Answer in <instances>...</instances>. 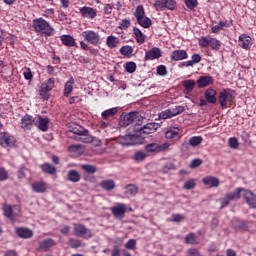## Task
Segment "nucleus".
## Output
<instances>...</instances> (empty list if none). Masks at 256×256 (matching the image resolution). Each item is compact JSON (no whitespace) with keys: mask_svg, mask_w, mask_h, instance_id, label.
I'll return each mask as SVG.
<instances>
[{"mask_svg":"<svg viewBox=\"0 0 256 256\" xmlns=\"http://www.w3.org/2000/svg\"><path fill=\"white\" fill-rule=\"evenodd\" d=\"M41 169L43 173H47L48 175H56L57 173V168L47 162L41 165Z\"/></svg>","mask_w":256,"mask_h":256,"instance_id":"36","label":"nucleus"},{"mask_svg":"<svg viewBox=\"0 0 256 256\" xmlns=\"http://www.w3.org/2000/svg\"><path fill=\"white\" fill-rule=\"evenodd\" d=\"M15 233L20 239H31L33 237V230L25 227L16 228Z\"/></svg>","mask_w":256,"mask_h":256,"instance_id":"20","label":"nucleus"},{"mask_svg":"<svg viewBox=\"0 0 256 256\" xmlns=\"http://www.w3.org/2000/svg\"><path fill=\"white\" fill-rule=\"evenodd\" d=\"M191 60L194 65L197 63H201V54H197V53L193 54L191 56Z\"/></svg>","mask_w":256,"mask_h":256,"instance_id":"64","label":"nucleus"},{"mask_svg":"<svg viewBox=\"0 0 256 256\" xmlns=\"http://www.w3.org/2000/svg\"><path fill=\"white\" fill-rule=\"evenodd\" d=\"M79 13L83 19H88L89 21L97 19V8L91 6H83L79 9Z\"/></svg>","mask_w":256,"mask_h":256,"instance_id":"12","label":"nucleus"},{"mask_svg":"<svg viewBox=\"0 0 256 256\" xmlns=\"http://www.w3.org/2000/svg\"><path fill=\"white\" fill-rule=\"evenodd\" d=\"M100 187H102L105 191H113V189H115V181L103 180L100 182Z\"/></svg>","mask_w":256,"mask_h":256,"instance_id":"39","label":"nucleus"},{"mask_svg":"<svg viewBox=\"0 0 256 256\" xmlns=\"http://www.w3.org/2000/svg\"><path fill=\"white\" fill-rule=\"evenodd\" d=\"M23 75L26 81H33V72L31 71V68H24Z\"/></svg>","mask_w":256,"mask_h":256,"instance_id":"52","label":"nucleus"},{"mask_svg":"<svg viewBox=\"0 0 256 256\" xmlns=\"http://www.w3.org/2000/svg\"><path fill=\"white\" fill-rule=\"evenodd\" d=\"M197 180L195 179H190L186 181L183 185V189H186V191H191V189H195L197 187Z\"/></svg>","mask_w":256,"mask_h":256,"instance_id":"47","label":"nucleus"},{"mask_svg":"<svg viewBox=\"0 0 256 256\" xmlns=\"http://www.w3.org/2000/svg\"><path fill=\"white\" fill-rule=\"evenodd\" d=\"M238 45L241 49L249 51L251 49V37L247 34H241L238 38Z\"/></svg>","mask_w":256,"mask_h":256,"instance_id":"18","label":"nucleus"},{"mask_svg":"<svg viewBox=\"0 0 256 256\" xmlns=\"http://www.w3.org/2000/svg\"><path fill=\"white\" fill-rule=\"evenodd\" d=\"M188 57L189 55L185 50H174L170 55L172 61H183L184 59H188Z\"/></svg>","mask_w":256,"mask_h":256,"instance_id":"23","label":"nucleus"},{"mask_svg":"<svg viewBox=\"0 0 256 256\" xmlns=\"http://www.w3.org/2000/svg\"><path fill=\"white\" fill-rule=\"evenodd\" d=\"M9 179V172L3 168L0 167V181H7Z\"/></svg>","mask_w":256,"mask_h":256,"instance_id":"59","label":"nucleus"},{"mask_svg":"<svg viewBox=\"0 0 256 256\" xmlns=\"http://www.w3.org/2000/svg\"><path fill=\"white\" fill-rule=\"evenodd\" d=\"M69 153H77L78 155H81L84 151L83 146L80 144H73L68 147Z\"/></svg>","mask_w":256,"mask_h":256,"instance_id":"44","label":"nucleus"},{"mask_svg":"<svg viewBox=\"0 0 256 256\" xmlns=\"http://www.w3.org/2000/svg\"><path fill=\"white\" fill-rule=\"evenodd\" d=\"M159 129V124L157 123H148L144 125L141 129L142 135H151V133H155Z\"/></svg>","mask_w":256,"mask_h":256,"instance_id":"26","label":"nucleus"},{"mask_svg":"<svg viewBox=\"0 0 256 256\" xmlns=\"http://www.w3.org/2000/svg\"><path fill=\"white\" fill-rule=\"evenodd\" d=\"M202 183L206 187H217L219 185V180L215 176H206L202 179Z\"/></svg>","mask_w":256,"mask_h":256,"instance_id":"28","label":"nucleus"},{"mask_svg":"<svg viewBox=\"0 0 256 256\" xmlns=\"http://www.w3.org/2000/svg\"><path fill=\"white\" fill-rule=\"evenodd\" d=\"M188 143L191 147H198V145H201V143H203V137L201 136L190 137L188 140Z\"/></svg>","mask_w":256,"mask_h":256,"instance_id":"43","label":"nucleus"},{"mask_svg":"<svg viewBox=\"0 0 256 256\" xmlns=\"http://www.w3.org/2000/svg\"><path fill=\"white\" fill-rule=\"evenodd\" d=\"M27 173V168L25 166L20 167L17 172L18 179H25Z\"/></svg>","mask_w":256,"mask_h":256,"instance_id":"61","label":"nucleus"},{"mask_svg":"<svg viewBox=\"0 0 256 256\" xmlns=\"http://www.w3.org/2000/svg\"><path fill=\"white\" fill-rule=\"evenodd\" d=\"M127 195L135 196L139 193V187L135 184H128L124 187Z\"/></svg>","mask_w":256,"mask_h":256,"instance_id":"40","label":"nucleus"},{"mask_svg":"<svg viewBox=\"0 0 256 256\" xmlns=\"http://www.w3.org/2000/svg\"><path fill=\"white\" fill-rule=\"evenodd\" d=\"M55 88V78H48L44 83L41 84L39 88V95L43 101H49L50 91H53Z\"/></svg>","mask_w":256,"mask_h":256,"instance_id":"5","label":"nucleus"},{"mask_svg":"<svg viewBox=\"0 0 256 256\" xmlns=\"http://www.w3.org/2000/svg\"><path fill=\"white\" fill-rule=\"evenodd\" d=\"M69 246L71 249H79V247H85V243L79 239L70 238L69 239Z\"/></svg>","mask_w":256,"mask_h":256,"instance_id":"42","label":"nucleus"},{"mask_svg":"<svg viewBox=\"0 0 256 256\" xmlns=\"http://www.w3.org/2000/svg\"><path fill=\"white\" fill-rule=\"evenodd\" d=\"M35 125L40 131H47L49 129V118H43L40 116Z\"/></svg>","mask_w":256,"mask_h":256,"instance_id":"29","label":"nucleus"},{"mask_svg":"<svg viewBox=\"0 0 256 256\" xmlns=\"http://www.w3.org/2000/svg\"><path fill=\"white\" fill-rule=\"evenodd\" d=\"M198 45L202 49L210 47L213 51H219V49H221V42L217 40V38H212L211 36L200 37L198 39Z\"/></svg>","mask_w":256,"mask_h":256,"instance_id":"4","label":"nucleus"},{"mask_svg":"<svg viewBox=\"0 0 256 256\" xmlns=\"http://www.w3.org/2000/svg\"><path fill=\"white\" fill-rule=\"evenodd\" d=\"M214 80L211 76H200L197 80V85L199 89H203V87H209V85H213Z\"/></svg>","mask_w":256,"mask_h":256,"instance_id":"25","label":"nucleus"},{"mask_svg":"<svg viewBox=\"0 0 256 256\" xmlns=\"http://www.w3.org/2000/svg\"><path fill=\"white\" fill-rule=\"evenodd\" d=\"M134 17L140 27L144 29H149L153 25L151 18L145 16V7L143 5H138L134 11Z\"/></svg>","mask_w":256,"mask_h":256,"instance_id":"3","label":"nucleus"},{"mask_svg":"<svg viewBox=\"0 0 256 256\" xmlns=\"http://www.w3.org/2000/svg\"><path fill=\"white\" fill-rule=\"evenodd\" d=\"M124 69L127 73H135L137 71V64L135 62H127L124 65Z\"/></svg>","mask_w":256,"mask_h":256,"instance_id":"48","label":"nucleus"},{"mask_svg":"<svg viewBox=\"0 0 256 256\" xmlns=\"http://www.w3.org/2000/svg\"><path fill=\"white\" fill-rule=\"evenodd\" d=\"M135 247H137V240L135 239H130L125 244V249H129L130 251H133Z\"/></svg>","mask_w":256,"mask_h":256,"instance_id":"56","label":"nucleus"},{"mask_svg":"<svg viewBox=\"0 0 256 256\" xmlns=\"http://www.w3.org/2000/svg\"><path fill=\"white\" fill-rule=\"evenodd\" d=\"M236 229H239L240 231H247L249 226H247V222L239 220L236 224Z\"/></svg>","mask_w":256,"mask_h":256,"instance_id":"57","label":"nucleus"},{"mask_svg":"<svg viewBox=\"0 0 256 256\" xmlns=\"http://www.w3.org/2000/svg\"><path fill=\"white\" fill-rule=\"evenodd\" d=\"M113 4H105L103 8V13L107 19L111 17V13H113Z\"/></svg>","mask_w":256,"mask_h":256,"instance_id":"51","label":"nucleus"},{"mask_svg":"<svg viewBox=\"0 0 256 256\" xmlns=\"http://www.w3.org/2000/svg\"><path fill=\"white\" fill-rule=\"evenodd\" d=\"M165 139H168L169 141H179V139H181V135H179V128H169L165 132Z\"/></svg>","mask_w":256,"mask_h":256,"instance_id":"21","label":"nucleus"},{"mask_svg":"<svg viewBox=\"0 0 256 256\" xmlns=\"http://www.w3.org/2000/svg\"><path fill=\"white\" fill-rule=\"evenodd\" d=\"M32 27L35 33H39L44 37H51L55 33V29L49 22L43 18H36L32 21Z\"/></svg>","mask_w":256,"mask_h":256,"instance_id":"1","label":"nucleus"},{"mask_svg":"<svg viewBox=\"0 0 256 256\" xmlns=\"http://www.w3.org/2000/svg\"><path fill=\"white\" fill-rule=\"evenodd\" d=\"M175 7H177L175 0H156L154 3V9L156 11H163V9L175 11Z\"/></svg>","mask_w":256,"mask_h":256,"instance_id":"11","label":"nucleus"},{"mask_svg":"<svg viewBox=\"0 0 256 256\" xmlns=\"http://www.w3.org/2000/svg\"><path fill=\"white\" fill-rule=\"evenodd\" d=\"M196 82L195 80H184L182 82V87H184L186 93H192L193 89H195Z\"/></svg>","mask_w":256,"mask_h":256,"instance_id":"38","label":"nucleus"},{"mask_svg":"<svg viewBox=\"0 0 256 256\" xmlns=\"http://www.w3.org/2000/svg\"><path fill=\"white\" fill-rule=\"evenodd\" d=\"M169 147L171 144L169 142H165L163 144L158 143H150L145 146L146 153H163L165 151H169Z\"/></svg>","mask_w":256,"mask_h":256,"instance_id":"8","label":"nucleus"},{"mask_svg":"<svg viewBox=\"0 0 256 256\" xmlns=\"http://www.w3.org/2000/svg\"><path fill=\"white\" fill-rule=\"evenodd\" d=\"M106 45L109 49H115L119 45V38L110 35L106 38Z\"/></svg>","mask_w":256,"mask_h":256,"instance_id":"35","label":"nucleus"},{"mask_svg":"<svg viewBox=\"0 0 256 256\" xmlns=\"http://www.w3.org/2000/svg\"><path fill=\"white\" fill-rule=\"evenodd\" d=\"M32 191L34 193H45L47 191V183L43 181H36L32 184Z\"/></svg>","mask_w":256,"mask_h":256,"instance_id":"27","label":"nucleus"},{"mask_svg":"<svg viewBox=\"0 0 256 256\" xmlns=\"http://www.w3.org/2000/svg\"><path fill=\"white\" fill-rule=\"evenodd\" d=\"M82 169H83V171H85V173H96L97 172V167L94 165L84 164V165H82Z\"/></svg>","mask_w":256,"mask_h":256,"instance_id":"53","label":"nucleus"},{"mask_svg":"<svg viewBox=\"0 0 256 256\" xmlns=\"http://www.w3.org/2000/svg\"><path fill=\"white\" fill-rule=\"evenodd\" d=\"M241 191H243V188H236L233 192L227 193L221 199L220 209H225V207H229L231 201H239V199H241Z\"/></svg>","mask_w":256,"mask_h":256,"instance_id":"6","label":"nucleus"},{"mask_svg":"<svg viewBox=\"0 0 256 256\" xmlns=\"http://www.w3.org/2000/svg\"><path fill=\"white\" fill-rule=\"evenodd\" d=\"M168 110L170 111V114L172 115V117H177V115H181V113L185 111V107L176 106L175 108H168Z\"/></svg>","mask_w":256,"mask_h":256,"instance_id":"46","label":"nucleus"},{"mask_svg":"<svg viewBox=\"0 0 256 256\" xmlns=\"http://www.w3.org/2000/svg\"><path fill=\"white\" fill-rule=\"evenodd\" d=\"M137 121H139V112H130L120 116L119 125L121 127H128V125L137 123Z\"/></svg>","mask_w":256,"mask_h":256,"instance_id":"9","label":"nucleus"},{"mask_svg":"<svg viewBox=\"0 0 256 256\" xmlns=\"http://www.w3.org/2000/svg\"><path fill=\"white\" fill-rule=\"evenodd\" d=\"M82 37L87 41V43H90V45H94V47H97V45H101V36L99 33L93 31V30H87L82 32Z\"/></svg>","mask_w":256,"mask_h":256,"instance_id":"10","label":"nucleus"},{"mask_svg":"<svg viewBox=\"0 0 256 256\" xmlns=\"http://www.w3.org/2000/svg\"><path fill=\"white\" fill-rule=\"evenodd\" d=\"M73 235L75 237H82V239H91V237H93V232L81 223H74Z\"/></svg>","mask_w":256,"mask_h":256,"instance_id":"7","label":"nucleus"},{"mask_svg":"<svg viewBox=\"0 0 256 256\" xmlns=\"http://www.w3.org/2000/svg\"><path fill=\"white\" fill-rule=\"evenodd\" d=\"M147 157V154H145L144 152H136L134 154V159L135 161H143L145 158Z\"/></svg>","mask_w":256,"mask_h":256,"instance_id":"63","label":"nucleus"},{"mask_svg":"<svg viewBox=\"0 0 256 256\" xmlns=\"http://www.w3.org/2000/svg\"><path fill=\"white\" fill-rule=\"evenodd\" d=\"M129 27H131V20L125 18L120 21L118 29H121L122 31H127Z\"/></svg>","mask_w":256,"mask_h":256,"instance_id":"49","label":"nucleus"},{"mask_svg":"<svg viewBox=\"0 0 256 256\" xmlns=\"http://www.w3.org/2000/svg\"><path fill=\"white\" fill-rule=\"evenodd\" d=\"M120 53L124 57H131V55H133V47H131V46H122L120 48Z\"/></svg>","mask_w":256,"mask_h":256,"instance_id":"45","label":"nucleus"},{"mask_svg":"<svg viewBox=\"0 0 256 256\" xmlns=\"http://www.w3.org/2000/svg\"><path fill=\"white\" fill-rule=\"evenodd\" d=\"M118 112H119V108H117V107L110 108V109L104 110L101 113V117H102V119L107 120L111 117H115V115H117Z\"/></svg>","mask_w":256,"mask_h":256,"instance_id":"34","label":"nucleus"},{"mask_svg":"<svg viewBox=\"0 0 256 256\" xmlns=\"http://www.w3.org/2000/svg\"><path fill=\"white\" fill-rule=\"evenodd\" d=\"M218 101L220 103V107L225 108L233 107L235 105V90L231 88H226L220 91Z\"/></svg>","mask_w":256,"mask_h":256,"instance_id":"2","label":"nucleus"},{"mask_svg":"<svg viewBox=\"0 0 256 256\" xmlns=\"http://www.w3.org/2000/svg\"><path fill=\"white\" fill-rule=\"evenodd\" d=\"M67 179L72 183H79L81 181V174L77 170H70L68 171Z\"/></svg>","mask_w":256,"mask_h":256,"instance_id":"33","label":"nucleus"},{"mask_svg":"<svg viewBox=\"0 0 256 256\" xmlns=\"http://www.w3.org/2000/svg\"><path fill=\"white\" fill-rule=\"evenodd\" d=\"M185 243L187 245H199V237L195 233L191 232L185 236Z\"/></svg>","mask_w":256,"mask_h":256,"instance_id":"37","label":"nucleus"},{"mask_svg":"<svg viewBox=\"0 0 256 256\" xmlns=\"http://www.w3.org/2000/svg\"><path fill=\"white\" fill-rule=\"evenodd\" d=\"M156 71L157 75H160V77H165V75H167V67H165V65H159Z\"/></svg>","mask_w":256,"mask_h":256,"instance_id":"60","label":"nucleus"},{"mask_svg":"<svg viewBox=\"0 0 256 256\" xmlns=\"http://www.w3.org/2000/svg\"><path fill=\"white\" fill-rule=\"evenodd\" d=\"M60 41H61L62 45H65V47H78L77 41L71 35L60 36Z\"/></svg>","mask_w":256,"mask_h":256,"instance_id":"24","label":"nucleus"},{"mask_svg":"<svg viewBox=\"0 0 256 256\" xmlns=\"http://www.w3.org/2000/svg\"><path fill=\"white\" fill-rule=\"evenodd\" d=\"M57 245V242L53 240V238H46L38 243V251H44V253H47L52 247H55Z\"/></svg>","mask_w":256,"mask_h":256,"instance_id":"16","label":"nucleus"},{"mask_svg":"<svg viewBox=\"0 0 256 256\" xmlns=\"http://www.w3.org/2000/svg\"><path fill=\"white\" fill-rule=\"evenodd\" d=\"M110 211L115 219H123L127 213V205L123 203H117L115 206L110 208Z\"/></svg>","mask_w":256,"mask_h":256,"instance_id":"15","label":"nucleus"},{"mask_svg":"<svg viewBox=\"0 0 256 256\" xmlns=\"http://www.w3.org/2000/svg\"><path fill=\"white\" fill-rule=\"evenodd\" d=\"M33 125H35V118H33V116L26 114L21 118V129L29 130Z\"/></svg>","mask_w":256,"mask_h":256,"instance_id":"17","label":"nucleus"},{"mask_svg":"<svg viewBox=\"0 0 256 256\" xmlns=\"http://www.w3.org/2000/svg\"><path fill=\"white\" fill-rule=\"evenodd\" d=\"M173 169H175V164H173V162H168L163 166L162 171L163 173H169V171Z\"/></svg>","mask_w":256,"mask_h":256,"instance_id":"62","label":"nucleus"},{"mask_svg":"<svg viewBox=\"0 0 256 256\" xmlns=\"http://www.w3.org/2000/svg\"><path fill=\"white\" fill-rule=\"evenodd\" d=\"M171 118H173V115L171 114V111L169 109H166L159 113V119H171Z\"/></svg>","mask_w":256,"mask_h":256,"instance_id":"55","label":"nucleus"},{"mask_svg":"<svg viewBox=\"0 0 256 256\" xmlns=\"http://www.w3.org/2000/svg\"><path fill=\"white\" fill-rule=\"evenodd\" d=\"M203 164V160L196 158L194 160L191 161L189 168L190 169H197V167H200V165Z\"/></svg>","mask_w":256,"mask_h":256,"instance_id":"58","label":"nucleus"},{"mask_svg":"<svg viewBox=\"0 0 256 256\" xmlns=\"http://www.w3.org/2000/svg\"><path fill=\"white\" fill-rule=\"evenodd\" d=\"M228 146L230 149H239V140L237 137H231L228 139Z\"/></svg>","mask_w":256,"mask_h":256,"instance_id":"50","label":"nucleus"},{"mask_svg":"<svg viewBox=\"0 0 256 256\" xmlns=\"http://www.w3.org/2000/svg\"><path fill=\"white\" fill-rule=\"evenodd\" d=\"M133 35L136 39V42L139 43V45H143V43H145L146 36H145V34H143L141 29H139L137 27H134L133 28Z\"/></svg>","mask_w":256,"mask_h":256,"instance_id":"32","label":"nucleus"},{"mask_svg":"<svg viewBox=\"0 0 256 256\" xmlns=\"http://www.w3.org/2000/svg\"><path fill=\"white\" fill-rule=\"evenodd\" d=\"M73 85H75V79L71 77L64 85V97H69V95L73 93Z\"/></svg>","mask_w":256,"mask_h":256,"instance_id":"30","label":"nucleus"},{"mask_svg":"<svg viewBox=\"0 0 256 256\" xmlns=\"http://www.w3.org/2000/svg\"><path fill=\"white\" fill-rule=\"evenodd\" d=\"M185 5L190 11H193L199 5V2L197 0H185Z\"/></svg>","mask_w":256,"mask_h":256,"instance_id":"54","label":"nucleus"},{"mask_svg":"<svg viewBox=\"0 0 256 256\" xmlns=\"http://www.w3.org/2000/svg\"><path fill=\"white\" fill-rule=\"evenodd\" d=\"M241 195L250 209H256V194L251 190L242 188Z\"/></svg>","mask_w":256,"mask_h":256,"instance_id":"13","label":"nucleus"},{"mask_svg":"<svg viewBox=\"0 0 256 256\" xmlns=\"http://www.w3.org/2000/svg\"><path fill=\"white\" fill-rule=\"evenodd\" d=\"M141 143V137L137 135H126L122 138L121 144L122 145H139Z\"/></svg>","mask_w":256,"mask_h":256,"instance_id":"19","label":"nucleus"},{"mask_svg":"<svg viewBox=\"0 0 256 256\" xmlns=\"http://www.w3.org/2000/svg\"><path fill=\"white\" fill-rule=\"evenodd\" d=\"M16 143L17 139H15V136L9 134L8 132L0 133V145H2V147H15Z\"/></svg>","mask_w":256,"mask_h":256,"instance_id":"14","label":"nucleus"},{"mask_svg":"<svg viewBox=\"0 0 256 256\" xmlns=\"http://www.w3.org/2000/svg\"><path fill=\"white\" fill-rule=\"evenodd\" d=\"M3 215L7 217V219H13V206L9 204H3L2 206Z\"/></svg>","mask_w":256,"mask_h":256,"instance_id":"41","label":"nucleus"},{"mask_svg":"<svg viewBox=\"0 0 256 256\" xmlns=\"http://www.w3.org/2000/svg\"><path fill=\"white\" fill-rule=\"evenodd\" d=\"M204 95L208 103H213V104L217 103V97L215 96L217 95V91L215 89H207Z\"/></svg>","mask_w":256,"mask_h":256,"instance_id":"31","label":"nucleus"},{"mask_svg":"<svg viewBox=\"0 0 256 256\" xmlns=\"http://www.w3.org/2000/svg\"><path fill=\"white\" fill-rule=\"evenodd\" d=\"M159 57H161V49L158 47H153L145 52V61H154V59H159Z\"/></svg>","mask_w":256,"mask_h":256,"instance_id":"22","label":"nucleus"}]
</instances>
